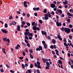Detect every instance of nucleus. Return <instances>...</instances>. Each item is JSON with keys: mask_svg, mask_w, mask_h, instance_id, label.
Here are the masks:
<instances>
[{"mask_svg": "<svg viewBox=\"0 0 73 73\" xmlns=\"http://www.w3.org/2000/svg\"><path fill=\"white\" fill-rule=\"evenodd\" d=\"M60 30H61L62 32H63L64 31L65 32H66L67 33H69L70 32V29L66 27H62L60 28Z\"/></svg>", "mask_w": 73, "mask_h": 73, "instance_id": "f257e3e1", "label": "nucleus"}, {"mask_svg": "<svg viewBox=\"0 0 73 73\" xmlns=\"http://www.w3.org/2000/svg\"><path fill=\"white\" fill-rule=\"evenodd\" d=\"M46 65L47 66H46L45 68L46 69H49L50 66V64L48 62H46Z\"/></svg>", "mask_w": 73, "mask_h": 73, "instance_id": "f03ea898", "label": "nucleus"}, {"mask_svg": "<svg viewBox=\"0 0 73 73\" xmlns=\"http://www.w3.org/2000/svg\"><path fill=\"white\" fill-rule=\"evenodd\" d=\"M44 19L46 20H48L49 18L48 17V14H46L44 15Z\"/></svg>", "mask_w": 73, "mask_h": 73, "instance_id": "7ed1b4c3", "label": "nucleus"}, {"mask_svg": "<svg viewBox=\"0 0 73 73\" xmlns=\"http://www.w3.org/2000/svg\"><path fill=\"white\" fill-rule=\"evenodd\" d=\"M56 24L57 27H60V26H61L62 24L60 22L59 23L58 22H56Z\"/></svg>", "mask_w": 73, "mask_h": 73, "instance_id": "20e7f679", "label": "nucleus"}, {"mask_svg": "<svg viewBox=\"0 0 73 73\" xmlns=\"http://www.w3.org/2000/svg\"><path fill=\"white\" fill-rule=\"evenodd\" d=\"M41 33L42 35H44L46 36V35H47V33H46V32L42 31V30L41 31Z\"/></svg>", "mask_w": 73, "mask_h": 73, "instance_id": "39448f33", "label": "nucleus"}, {"mask_svg": "<svg viewBox=\"0 0 73 73\" xmlns=\"http://www.w3.org/2000/svg\"><path fill=\"white\" fill-rule=\"evenodd\" d=\"M1 31L3 33H7V31L5 29H1Z\"/></svg>", "mask_w": 73, "mask_h": 73, "instance_id": "423d86ee", "label": "nucleus"}, {"mask_svg": "<svg viewBox=\"0 0 73 73\" xmlns=\"http://www.w3.org/2000/svg\"><path fill=\"white\" fill-rule=\"evenodd\" d=\"M34 73H36V71L37 72V73H40V70L39 69H37L36 70V69H35L34 70Z\"/></svg>", "mask_w": 73, "mask_h": 73, "instance_id": "0eeeda50", "label": "nucleus"}, {"mask_svg": "<svg viewBox=\"0 0 73 73\" xmlns=\"http://www.w3.org/2000/svg\"><path fill=\"white\" fill-rule=\"evenodd\" d=\"M50 6L51 7V8H55V7H56V5H55L53 3L51 4Z\"/></svg>", "mask_w": 73, "mask_h": 73, "instance_id": "6e6552de", "label": "nucleus"}, {"mask_svg": "<svg viewBox=\"0 0 73 73\" xmlns=\"http://www.w3.org/2000/svg\"><path fill=\"white\" fill-rule=\"evenodd\" d=\"M57 37L59 40H62V39L61 37V36H60V35H58Z\"/></svg>", "mask_w": 73, "mask_h": 73, "instance_id": "1a4fd4ad", "label": "nucleus"}, {"mask_svg": "<svg viewBox=\"0 0 73 73\" xmlns=\"http://www.w3.org/2000/svg\"><path fill=\"white\" fill-rule=\"evenodd\" d=\"M2 50L3 52L5 54H7V53L5 52V50L6 49H5V48H2Z\"/></svg>", "mask_w": 73, "mask_h": 73, "instance_id": "9d476101", "label": "nucleus"}, {"mask_svg": "<svg viewBox=\"0 0 73 73\" xmlns=\"http://www.w3.org/2000/svg\"><path fill=\"white\" fill-rule=\"evenodd\" d=\"M52 42L53 44H55V43L56 42V40L54 39H52Z\"/></svg>", "mask_w": 73, "mask_h": 73, "instance_id": "9b49d317", "label": "nucleus"}, {"mask_svg": "<svg viewBox=\"0 0 73 73\" xmlns=\"http://www.w3.org/2000/svg\"><path fill=\"white\" fill-rule=\"evenodd\" d=\"M64 45H65V46H66V48L67 49H68V44H67L66 43H65L64 42Z\"/></svg>", "mask_w": 73, "mask_h": 73, "instance_id": "f8f14e48", "label": "nucleus"}, {"mask_svg": "<svg viewBox=\"0 0 73 73\" xmlns=\"http://www.w3.org/2000/svg\"><path fill=\"white\" fill-rule=\"evenodd\" d=\"M67 15L68 16H71V17H73V15L71 14L69 12H67Z\"/></svg>", "mask_w": 73, "mask_h": 73, "instance_id": "ddd939ff", "label": "nucleus"}, {"mask_svg": "<svg viewBox=\"0 0 73 73\" xmlns=\"http://www.w3.org/2000/svg\"><path fill=\"white\" fill-rule=\"evenodd\" d=\"M33 29L34 31H36L37 29V27H36V26H34L33 27Z\"/></svg>", "mask_w": 73, "mask_h": 73, "instance_id": "4468645a", "label": "nucleus"}, {"mask_svg": "<svg viewBox=\"0 0 73 73\" xmlns=\"http://www.w3.org/2000/svg\"><path fill=\"white\" fill-rule=\"evenodd\" d=\"M29 34L28 35V36L29 37L30 36H33V33H30L29 32Z\"/></svg>", "mask_w": 73, "mask_h": 73, "instance_id": "2eb2a0df", "label": "nucleus"}, {"mask_svg": "<svg viewBox=\"0 0 73 73\" xmlns=\"http://www.w3.org/2000/svg\"><path fill=\"white\" fill-rule=\"evenodd\" d=\"M57 12H58V13H60V14H62V11H61V10H58L57 11Z\"/></svg>", "mask_w": 73, "mask_h": 73, "instance_id": "dca6fc26", "label": "nucleus"}, {"mask_svg": "<svg viewBox=\"0 0 73 73\" xmlns=\"http://www.w3.org/2000/svg\"><path fill=\"white\" fill-rule=\"evenodd\" d=\"M47 14H48V17H49V18H50V17H51V15H50V13H49V12H48V13Z\"/></svg>", "mask_w": 73, "mask_h": 73, "instance_id": "f3484780", "label": "nucleus"}, {"mask_svg": "<svg viewBox=\"0 0 73 73\" xmlns=\"http://www.w3.org/2000/svg\"><path fill=\"white\" fill-rule=\"evenodd\" d=\"M42 60L43 62H44V63H45L46 62V58H44H44H42Z\"/></svg>", "mask_w": 73, "mask_h": 73, "instance_id": "a211bd4d", "label": "nucleus"}, {"mask_svg": "<svg viewBox=\"0 0 73 73\" xmlns=\"http://www.w3.org/2000/svg\"><path fill=\"white\" fill-rule=\"evenodd\" d=\"M29 34V32H25V36H28V35Z\"/></svg>", "mask_w": 73, "mask_h": 73, "instance_id": "6ab92c4d", "label": "nucleus"}, {"mask_svg": "<svg viewBox=\"0 0 73 73\" xmlns=\"http://www.w3.org/2000/svg\"><path fill=\"white\" fill-rule=\"evenodd\" d=\"M12 23V24L13 25H15L16 24V22H15V21H13Z\"/></svg>", "mask_w": 73, "mask_h": 73, "instance_id": "aec40b11", "label": "nucleus"}, {"mask_svg": "<svg viewBox=\"0 0 73 73\" xmlns=\"http://www.w3.org/2000/svg\"><path fill=\"white\" fill-rule=\"evenodd\" d=\"M69 38L70 39V40H72V38H73V36L72 35H69Z\"/></svg>", "mask_w": 73, "mask_h": 73, "instance_id": "412c9836", "label": "nucleus"}, {"mask_svg": "<svg viewBox=\"0 0 73 73\" xmlns=\"http://www.w3.org/2000/svg\"><path fill=\"white\" fill-rule=\"evenodd\" d=\"M58 62L59 64H62V61L60 60H58Z\"/></svg>", "mask_w": 73, "mask_h": 73, "instance_id": "4be33fe9", "label": "nucleus"}, {"mask_svg": "<svg viewBox=\"0 0 73 73\" xmlns=\"http://www.w3.org/2000/svg\"><path fill=\"white\" fill-rule=\"evenodd\" d=\"M37 67L39 69H41L42 68V67H41V66H40V65H37Z\"/></svg>", "mask_w": 73, "mask_h": 73, "instance_id": "5701e85b", "label": "nucleus"}, {"mask_svg": "<svg viewBox=\"0 0 73 73\" xmlns=\"http://www.w3.org/2000/svg\"><path fill=\"white\" fill-rule=\"evenodd\" d=\"M43 12L44 13H47V10L46 9H44V11Z\"/></svg>", "mask_w": 73, "mask_h": 73, "instance_id": "b1692460", "label": "nucleus"}, {"mask_svg": "<svg viewBox=\"0 0 73 73\" xmlns=\"http://www.w3.org/2000/svg\"><path fill=\"white\" fill-rule=\"evenodd\" d=\"M66 0L65 1V2H63V3L64 4V5H66V4H67V3H68V1H66Z\"/></svg>", "mask_w": 73, "mask_h": 73, "instance_id": "393cba45", "label": "nucleus"}, {"mask_svg": "<svg viewBox=\"0 0 73 73\" xmlns=\"http://www.w3.org/2000/svg\"><path fill=\"white\" fill-rule=\"evenodd\" d=\"M29 55H30V58L32 59L33 58V55H32V54H31V53H30Z\"/></svg>", "mask_w": 73, "mask_h": 73, "instance_id": "a878e982", "label": "nucleus"}, {"mask_svg": "<svg viewBox=\"0 0 73 73\" xmlns=\"http://www.w3.org/2000/svg\"><path fill=\"white\" fill-rule=\"evenodd\" d=\"M39 49H40V50H42V47L40 46H39Z\"/></svg>", "mask_w": 73, "mask_h": 73, "instance_id": "bb28decb", "label": "nucleus"}, {"mask_svg": "<svg viewBox=\"0 0 73 73\" xmlns=\"http://www.w3.org/2000/svg\"><path fill=\"white\" fill-rule=\"evenodd\" d=\"M42 42L43 45L46 44V43H45V42L44 40L42 41Z\"/></svg>", "mask_w": 73, "mask_h": 73, "instance_id": "cd10ccee", "label": "nucleus"}, {"mask_svg": "<svg viewBox=\"0 0 73 73\" xmlns=\"http://www.w3.org/2000/svg\"><path fill=\"white\" fill-rule=\"evenodd\" d=\"M5 28H7L8 27V24L7 23H5Z\"/></svg>", "mask_w": 73, "mask_h": 73, "instance_id": "c85d7f7f", "label": "nucleus"}, {"mask_svg": "<svg viewBox=\"0 0 73 73\" xmlns=\"http://www.w3.org/2000/svg\"><path fill=\"white\" fill-rule=\"evenodd\" d=\"M26 24H27V25L28 27H29V26H30V25H31V24H30V23H29V22L27 23H26Z\"/></svg>", "mask_w": 73, "mask_h": 73, "instance_id": "c756f323", "label": "nucleus"}, {"mask_svg": "<svg viewBox=\"0 0 73 73\" xmlns=\"http://www.w3.org/2000/svg\"><path fill=\"white\" fill-rule=\"evenodd\" d=\"M21 65L22 68H23V69H25V66L24 65V64H22Z\"/></svg>", "mask_w": 73, "mask_h": 73, "instance_id": "7c9ffc66", "label": "nucleus"}, {"mask_svg": "<svg viewBox=\"0 0 73 73\" xmlns=\"http://www.w3.org/2000/svg\"><path fill=\"white\" fill-rule=\"evenodd\" d=\"M63 38L64 39V40H63L64 42H65L66 43V42H67V41H66V39L65 38Z\"/></svg>", "mask_w": 73, "mask_h": 73, "instance_id": "2f4dec72", "label": "nucleus"}, {"mask_svg": "<svg viewBox=\"0 0 73 73\" xmlns=\"http://www.w3.org/2000/svg\"><path fill=\"white\" fill-rule=\"evenodd\" d=\"M32 25L33 26H34L35 25V22H33L32 23Z\"/></svg>", "mask_w": 73, "mask_h": 73, "instance_id": "473e14b6", "label": "nucleus"}, {"mask_svg": "<svg viewBox=\"0 0 73 73\" xmlns=\"http://www.w3.org/2000/svg\"><path fill=\"white\" fill-rule=\"evenodd\" d=\"M50 13L51 14V15H54V12L53 11H52V12H50Z\"/></svg>", "mask_w": 73, "mask_h": 73, "instance_id": "72a5a7b5", "label": "nucleus"}, {"mask_svg": "<svg viewBox=\"0 0 73 73\" xmlns=\"http://www.w3.org/2000/svg\"><path fill=\"white\" fill-rule=\"evenodd\" d=\"M21 23L23 25H25V22L24 21H23Z\"/></svg>", "mask_w": 73, "mask_h": 73, "instance_id": "f704fd0d", "label": "nucleus"}, {"mask_svg": "<svg viewBox=\"0 0 73 73\" xmlns=\"http://www.w3.org/2000/svg\"><path fill=\"white\" fill-rule=\"evenodd\" d=\"M27 2L25 1L23 3V5H27Z\"/></svg>", "mask_w": 73, "mask_h": 73, "instance_id": "c9c22d12", "label": "nucleus"}, {"mask_svg": "<svg viewBox=\"0 0 73 73\" xmlns=\"http://www.w3.org/2000/svg\"><path fill=\"white\" fill-rule=\"evenodd\" d=\"M29 52L31 53H33V50H32V49H30Z\"/></svg>", "mask_w": 73, "mask_h": 73, "instance_id": "e433bc0d", "label": "nucleus"}, {"mask_svg": "<svg viewBox=\"0 0 73 73\" xmlns=\"http://www.w3.org/2000/svg\"><path fill=\"white\" fill-rule=\"evenodd\" d=\"M0 70L1 72H4V69H3L1 68L0 69Z\"/></svg>", "mask_w": 73, "mask_h": 73, "instance_id": "4c0bfd02", "label": "nucleus"}, {"mask_svg": "<svg viewBox=\"0 0 73 73\" xmlns=\"http://www.w3.org/2000/svg\"><path fill=\"white\" fill-rule=\"evenodd\" d=\"M37 64V65H40V63L38 61H37L36 62Z\"/></svg>", "mask_w": 73, "mask_h": 73, "instance_id": "58836bf2", "label": "nucleus"}, {"mask_svg": "<svg viewBox=\"0 0 73 73\" xmlns=\"http://www.w3.org/2000/svg\"><path fill=\"white\" fill-rule=\"evenodd\" d=\"M67 22L68 23H70V19H68L67 20Z\"/></svg>", "mask_w": 73, "mask_h": 73, "instance_id": "ea45409f", "label": "nucleus"}, {"mask_svg": "<svg viewBox=\"0 0 73 73\" xmlns=\"http://www.w3.org/2000/svg\"><path fill=\"white\" fill-rule=\"evenodd\" d=\"M25 41L26 43L27 44H28V43L29 42H28V41H27V39H25Z\"/></svg>", "mask_w": 73, "mask_h": 73, "instance_id": "a19ab883", "label": "nucleus"}, {"mask_svg": "<svg viewBox=\"0 0 73 73\" xmlns=\"http://www.w3.org/2000/svg\"><path fill=\"white\" fill-rule=\"evenodd\" d=\"M28 72H29L28 73H31V70L30 69H29L27 70Z\"/></svg>", "mask_w": 73, "mask_h": 73, "instance_id": "79ce46f5", "label": "nucleus"}, {"mask_svg": "<svg viewBox=\"0 0 73 73\" xmlns=\"http://www.w3.org/2000/svg\"><path fill=\"white\" fill-rule=\"evenodd\" d=\"M36 51H38H38H40V49L39 48H37L36 49Z\"/></svg>", "mask_w": 73, "mask_h": 73, "instance_id": "37998d69", "label": "nucleus"}, {"mask_svg": "<svg viewBox=\"0 0 73 73\" xmlns=\"http://www.w3.org/2000/svg\"><path fill=\"white\" fill-rule=\"evenodd\" d=\"M33 67V64H30V68H32Z\"/></svg>", "mask_w": 73, "mask_h": 73, "instance_id": "c03bdc74", "label": "nucleus"}, {"mask_svg": "<svg viewBox=\"0 0 73 73\" xmlns=\"http://www.w3.org/2000/svg\"><path fill=\"white\" fill-rule=\"evenodd\" d=\"M39 22L40 23V24H42V20H39Z\"/></svg>", "mask_w": 73, "mask_h": 73, "instance_id": "a18cd8bd", "label": "nucleus"}, {"mask_svg": "<svg viewBox=\"0 0 73 73\" xmlns=\"http://www.w3.org/2000/svg\"><path fill=\"white\" fill-rule=\"evenodd\" d=\"M44 46L45 49H46V48H47V47L46 46V44L44 45Z\"/></svg>", "mask_w": 73, "mask_h": 73, "instance_id": "49530a36", "label": "nucleus"}, {"mask_svg": "<svg viewBox=\"0 0 73 73\" xmlns=\"http://www.w3.org/2000/svg\"><path fill=\"white\" fill-rule=\"evenodd\" d=\"M53 48L54 49H56V48H57V46L56 45H54L53 46Z\"/></svg>", "mask_w": 73, "mask_h": 73, "instance_id": "de8ad7c7", "label": "nucleus"}, {"mask_svg": "<svg viewBox=\"0 0 73 73\" xmlns=\"http://www.w3.org/2000/svg\"><path fill=\"white\" fill-rule=\"evenodd\" d=\"M50 48H51V49H53V45H51L50 46Z\"/></svg>", "mask_w": 73, "mask_h": 73, "instance_id": "09e8293b", "label": "nucleus"}, {"mask_svg": "<svg viewBox=\"0 0 73 73\" xmlns=\"http://www.w3.org/2000/svg\"><path fill=\"white\" fill-rule=\"evenodd\" d=\"M69 11L70 12H72V13H73V10L72 9H70V10Z\"/></svg>", "mask_w": 73, "mask_h": 73, "instance_id": "8fccbe9b", "label": "nucleus"}, {"mask_svg": "<svg viewBox=\"0 0 73 73\" xmlns=\"http://www.w3.org/2000/svg\"><path fill=\"white\" fill-rule=\"evenodd\" d=\"M27 45L28 47H30V44H29V43H27Z\"/></svg>", "mask_w": 73, "mask_h": 73, "instance_id": "3c124183", "label": "nucleus"}, {"mask_svg": "<svg viewBox=\"0 0 73 73\" xmlns=\"http://www.w3.org/2000/svg\"><path fill=\"white\" fill-rule=\"evenodd\" d=\"M3 40L4 41H6V40H7V38H3Z\"/></svg>", "mask_w": 73, "mask_h": 73, "instance_id": "603ef678", "label": "nucleus"}, {"mask_svg": "<svg viewBox=\"0 0 73 73\" xmlns=\"http://www.w3.org/2000/svg\"><path fill=\"white\" fill-rule=\"evenodd\" d=\"M17 13L18 14H19V15H20V14L21 13L20 12V11H17Z\"/></svg>", "mask_w": 73, "mask_h": 73, "instance_id": "864d4df0", "label": "nucleus"}, {"mask_svg": "<svg viewBox=\"0 0 73 73\" xmlns=\"http://www.w3.org/2000/svg\"><path fill=\"white\" fill-rule=\"evenodd\" d=\"M17 28V29H20V25H18Z\"/></svg>", "mask_w": 73, "mask_h": 73, "instance_id": "5fc2aeb1", "label": "nucleus"}, {"mask_svg": "<svg viewBox=\"0 0 73 73\" xmlns=\"http://www.w3.org/2000/svg\"><path fill=\"white\" fill-rule=\"evenodd\" d=\"M25 39H27V40H28V36H25Z\"/></svg>", "mask_w": 73, "mask_h": 73, "instance_id": "6e6d98bb", "label": "nucleus"}, {"mask_svg": "<svg viewBox=\"0 0 73 73\" xmlns=\"http://www.w3.org/2000/svg\"><path fill=\"white\" fill-rule=\"evenodd\" d=\"M23 54L24 56H25V52H23Z\"/></svg>", "mask_w": 73, "mask_h": 73, "instance_id": "4d7b16f0", "label": "nucleus"}, {"mask_svg": "<svg viewBox=\"0 0 73 73\" xmlns=\"http://www.w3.org/2000/svg\"><path fill=\"white\" fill-rule=\"evenodd\" d=\"M25 31L26 32H29V29H26L25 30Z\"/></svg>", "mask_w": 73, "mask_h": 73, "instance_id": "13d9d810", "label": "nucleus"}, {"mask_svg": "<svg viewBox=\"0 0 73 73\" xmlns=\"http://www.w3.org/2000/svg\"><path fill=\"white\" fill-rule=\"evenodd\" d=\"M19 58L20 59V60H23V59L24 58V57H19Z\"/></svg>", "mask_w": 73, "mask_h": 73, "instance_id": "bf43d9fd", "label": "nucleus"}, {"mask_svg": "<svg viewBox=\"0 0 73 73\" xmlns=\"http://www.w3.org/2000/svg\"><path fill=\"white\" fill-rule=\"evenodd\" d=\"M69 27H70V28H72L73 27V26H72V25H70L69 26Z\"/></svg>", "mask_w": 73, "mask_h": 73, "instance_id": "052dcab7", "label": "nucleus"}, {"mask_svg": "<svg viewBox=\"0 0 73 73\" xmlns=\"http://www.w3.org/2000/svg\"><path fill=\"white\" fill-rule=\"evenodd\" d=\"M40 8L39 7H37L36 8V11H39Z\"/></svg>", "mask_w": 73, "mask_h": 73, "instance_id": "680f3d73", "label": "nucleus"}, {"mask_svg": "<svg viewBox=\"0 0 73 73\" xmlns=\"http://www.w3.org/2000/svg\"><path fill=\"white\" fill-rule=\"evenodd\" d=\"M34 15L35 16H37V13H34Z\"/></svg>", "mask_w": 73, "mask_h": 73, "instance_id": "e2e57ef3", "label": "nucleus"}, {"mask_svg": "<svg viewBox=\"0 0 73 73\" xmlns=\"http://www.w3.org/2000/svg\"><path fill=\"white\" fill-rule=\"evenodd\" d=\"M9 19H12V15H11L9 18Z\"/></svg>", "mask_w": 73, "mask_h": 73, "instance_id": "0e129e2a", "label": "nucleus"}, {"mask_svg": "<svg viewBox=\"0 0 73 73\" xmlns=\"http://www.w3.org/2000/svg\"><path fill=\"white\" fill-rule=\"evenodd\" d=\"M25 67H27V66H28V65L27 63H26L25 64Z\"/></svg>", "mask_w": 73, "mask_h": 73, "instance_id": "69168bd1", "label": "nucleus"}, {"mask_svg": "<svg viewBox=\"0 0 73 73\" xmlns=\"http://www.w3.org/2000/svg\"><path fill=\"white\" fill-rule=\"evenodd\" d=\"M36 30H37V31H40V29L39 27H36Z\"/></svg>", "mask_w": 73, "mask_h": 73, "instance_id": "338daca9", "label": "nucleus"}, {"mask_svg": "<svg viewBox=\"0 0 73 73\" xmlns=\"http://www.w3.org/2000/svg\"><path fill=\"white\" fill-rule=\"evenodd\" d=\"M10 71L11 72V73H13L14 72V71L12 70H10Z\"/></svg>", "mask_w": 73, "mask_h": 73, "instance_id": "774afa93", "label": "nucleus"}]
</instances>
